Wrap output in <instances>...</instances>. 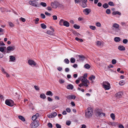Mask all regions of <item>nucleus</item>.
I'll return each instance as SVG.
<instances>
[{
  "label": "nucleus",
  "instance_id": "1",
  "mask_svg": "<svg viewBox=\"0 0 128 128\" xmlns=\"http://www.w3.org/2000/svg\"><path fill=\"white\" fill-rule=\"evenodd\" d=\"M78 79L82 82L78 85L80 87L83 86L87 87L90 84L89 81L84 77L81 76L78 78Z\"/></svg>",
  "mask_w": 128,
  "mask_h": 128
},
{
  "label": "nucleus",
  "instance_id": "2",
  "mask_svg": "<svg viewBox=\"0 0 128 128\" xmlns=\"http://www.w3.org/2000/svg\"><path fill=\"white\" fill-rule=\"evenodd\" d=\"M93 114L92 109L89 107L86 110L85 114L87 118H90L92 117Z\"/></svg>",
  "mask_w": 128,
  "mask_h": 128
},
{
  "label": "nucleus",
  "instance_id": "3",
  "mask_svg": "<svg viewBox=\"0 0 128 128\" xmlns=\"http://www.w3.org/2000/svg\"><path fill=\"white\" fill-rule=\"evenodd\" d=\"M103 87L105 90H109L111 88L110 84L108 82L105 81L102 83Z\"/></svg>",
  "mask_w": 128,
  "mask_h": 128
},
{
  "label": "nucleus",
  "instance_id": "4",
  "mask_svg": "<svg viewBox=\"0 0 128 128\" xmlns=\"http://www.w3.org/2000/svg\"><path fill=\"white\" fill-rule=\"evenodd\" d=\"M40 125V123L38 121L33 122L30 124V126L32 128H35L38 126Z\"/></svg>",
  "mask_w": 128,
  "mask_h": 128
},
{
  "label": "nucleus",
  "instance_id": "5",
  "mask_svg": "<svg viewBox=\"0 0 128 128\" xmlns=\"http://www.w3.org/2000/svg\"><path fill=\"white\" fill-rule=\"evenodd\" d=\"M112 33L114 35H119L121 33V31L120 28L112 30Z\"/></svg>",
  "mask_w": 128,
  "mask_h": 128
},
{
  "label": "nucleus",
  "instance_id": "6",
  "mask_svg": "<svg viewBox=\"0 0 128 128\" xmlns=\"http://www.w3.org/2000/svg\"><path fill=\"white\" fill-rule=\"evenodd\" d=\"M5 103L7 105L10 106H12L14 105L13 101L11 100H6L5 101Z\"/></svg>",
  "mask_w": 128,
  "mask_h": 128
},
{
  "label": "nucleus",
  "instance_id": "7",
  "mask_svg": "<svg viewBox=\"0 0 128 128\" xmlns=\"http://www.w3.org/2000/svg\"><path fill=\"white\" fill-rule=\"evenodd\" d=\"M96 115L97 117H102L105 115L104 113H102L99 110L97 111L96 113Z\"/></svg>",
  "mask_w": 128,
  "mask_h": 128
},
{
  "label": "nucleus",
  "instance_id": "8",
  "mask_svg": "<svg viewBox=\"0 0 128 128\" xmlns=\"http://www.w3.org/2000/svg\"><path fill=\"white\" fill-rule=\"evenodd\" d=\"M57 114V113L55 112H53L51 114H48V117L50 118H52L55 117Z\"/></svg>",
  "mask_w": 128,
  "mask_h": 128
},
{
  "label": "nucleus",
  "instance_id": "9",
  "mask_svg": "<svg viewBox=\"0 0 128 128\" xmlns=\"http://www.w3.org/2000/svg\"><path fill=\"white\" fill-rule=\"evenodd\" d=\"M28 64L32 66H36V63L33 60H29L28 61Z\"/></svg>",
  "mask_w": 128,
  "mask_h": 128
},
{
  "label": "nucleus",
  "instance_id": "10",
  "mask_svg": "<svg viewBox=\"0 0 128 128\" xmlns=\"http://www.w3.org/2000/svg\"><path fill=\"white\" fill-rule=\"evenodd\" d=\"M120 28V25L114 23L112 25V30H114Z\"/></svg>",
  "mask_w": 128,
  "mask_h": 128
},
{
  "label": "nucleus",
  "instance_id": "11",
  "mask_svg": "<svg viewBox=\"0 0 128 128\" xmlns=\"http://www.w3.org/2000/svg\"><path fill=\"white\" fill-rule=\"evenodd\" d=\"M51 5L53 8H56L59 6V4L58 2H54V3H51Z\"/></svg>",
  "mask_w": 128,
  "mask_h": 128
},
{
  "label": "nucleus",
  "instance_id": "12",
  "mask_svg": "<svg viewBox=\"0 0 128 128\" xmlns=\"http://www.w3.org/2000/svg\"><path fill=\"white\" fill-rule=\"evenodd\" d=\"M87 0H82L81 4V6L84 8H86L87 6L86 3Z\"/></svg>",
  "mask_w": 128,
  "mask_h": 128
},
{
  "label": "nucleus",
  "instance_id": "13",
  "mask_svg": "<svg viewBox=\"0 0 128 128\" xmlns=\"http://www.w3.org/2000/svg\"><path fill=\"white\" fill-rule=\"evenodd\" d=\"M29 3L30 5L34 6H38V3L34 1H31L29 2Z\"/></svg>",
  "mask_w": 128,
  "mask_h": 128
},
{
  "label": "nucleus",
  "instance_id": "14",
  "mask_svg": "<svg viewBox=\"0 0 128 128\" xmlns=\"http://www.w3.org/2000/svg\"><path fill=\"white\" fill-rule=\"evenodd\" d=\"M123 93L122 92H120L116 94V97L117 98H120L122 97Z\"/></svg>",
  "mask_w": 128,
  "mask_h": 128
},
{
  "label": "nucleus",
  "instance_id": "15",
  "mask_svg": "<svg viewBox=\"0 0 128 128\" xmlns=\"http://www.w3.org/2000/svg\"><path fill=\"white\" fill-rule=\"evenodd\" d=\"M9 62H15L16 60V58L14 56H9Z\"/></svg>",
  "mask_w": 128,
  "mask_h": 128
},
{
  "label": "nucleus",
  "instance_id": "16",
  "mask_svg": "<svg viewBox=\"0 0 128 128\" xmlns=\"http://www.w3.org/2000/svg\"><path fill=\"white\" fill-rule=\"evenodd\" d=\"M39 115L38 113H36L35 115H33L32 118V119L33 120H35L38 118Z\"/></svg>",
  "mask_w": 128,
  "mask_h": 128
},
{
  "label": "nucleus",
  "instance_id": "17",
  "mask_svg": "<svg viewBox=\"0 0 128 128\" xmlns=\"http://www.w3.org/2000/svg\"><path fill=\"white\" fill-rule=\"evenodd\" d=\"M15 49V46H8L7 48V51H13Z\"/></svg>",
  "mask_w": 128,
  "mask_h": 128
},
{
  "label": "nucleus",
  "instance_id": "18",
  "mask_svg": "<svg viewBox=\"0 0 128 128\" xmlns=\"http://www.w3.org/2000/svg\"><path fill=\"white\" fill-rule=\"evenodd\" d=\"M96 45L98 46L102 47L104 45V43L102 42L98 41L96 42Z\"/></svg>",
  "mask_w": 128,
  "mask_h": 128
},
{
  "label": "nucleus",
  "instance_id": "19",
  "mask_svg": "<svg viewBox=\"0 0 128 128\" xmlns=\"http://www.w3.org/2000/svg\"><path fill=\"white\" fill-rule=\"evenodd\" d=\"M90 9L86 8L83 10V12L86 15L88 14L90 12Z\"/></svg>",
  "mask_w": 128,
  "mask_h": 128
},
{
  "label": "nucleus",
  "instance_id": "20",
  "mask_svg": "<svg viewBox=\"0 0 128 128\" xmlns=\"http://www.w3.org/2000/svg\"><path fill=\"white\" fill-rule=\"evenodd\" d=\"M76 97L74 95H71L68 96H66V98L68 99H74Z\"/></svg>",
  "mask_w": 128,
  "mask_h": 128
},
{
  "label": "nucleus",
  "instance_id": "21",
  "mask_svg": "<svg viewBox=\"0 0 128 128\" xmlns=\"http://www.w3.org/2000/svg\"><path fill=\"white\" fill-rule=\"evenodd\" d=\"M118 48L119 50L122 51H124L125 50V47L124 46L122 45L119 46Z\"/></svg>",
  "mask_w": 128,
  "mask_h": 128
},
{
  "label": "nucleus",
  "instance_id": "22",
  "mask_svg": "<svg viewBox=\"0 0 128 128\" xmlns=\"http://www.w3.org/2000/svg\"><path fill=\"white\" fill-rule=\"evenodd\" d=\"M66 88L68 89L72 90L73 89L74 86L70 84L67 85Z\"/></svg>",
  "mask_w": 128,
  "mask_h": 128
},
{
  "label": "nucleus",
  "instance_id": "23",
  "mask_svg": "<svg viewBox=\"0 0 128 128\" xmlns=\"http://www.w3.org/2000/svg\"><path fill=\"white\" fill-rule=\"evenodd\" d=\"M63 25L66 27H68L69 26V23L68 22L64 20Z\"/></svg>",
  "mask_w": 128,
  "mask_h": 128
},
{
  "label": "nucleus",
  "instance_id": "24",
  "mask_svg": "<svg viewBox=\"0 0 128 128\" xmlns=\"http://www.w3.org/2000/svg\"><path fill=\"white\" fill-rule=\"evenodd\" d=\"M114 40L116 42H118L120 40V38L119 37H116L114 38Z\"/></svg>",
  "mask_w": 128,
  "mask_h": 128
},
{
  "label": "nucleus",
  "instance_id": "25",
  "mask_svg": "<svg viewBox=\"0 0 128 128\" xmlns=\"http://www.w3.org/2000/svg\"><path fill=\"white\" fill-rule=\"evenodd\" d=\"M40 97L43 99H44L46 98V96L44 94H42L40 95Z\"/></svg>",
  "mask_w": 128,
  "mask_h": 128
},
{
  "label": "nucleus",
  "instance_id": "26",
  "mask_svg": "<svg viewBox=\"0 0 128 128\" xmlns=\"http://www.w3.org/2000/svg\"><path fill=\"white\" fill-rule=\"evenodd\" d=\"M78 57L80 58L79 59L82 60H84L85 59L84 56L82 55H79Z\"/></svg>",
  "mask_w": 128,
  "mask_h": 128
},
{
  "label": "nucleus",
  "instance_id": "27",
  "mask_svg": "<svg viewBox=\"0 0 128 128\" xmlns=\"http://www.w3.org/2000/svg\"><path fill=\"white\" fill-rule=\"evenodd\" d=\"M18 118L20 120L23 122L25 121V120L24 118L22 116H18Z\"/></svg>",
  "mask_w": 128,
  "mask_h": 128
},
{
  "label": "nucleus",
  "instance_id": "28",
  "mask_svg": "<svg viewBox=\"0 0 128 128\" xmlns=\"http://www.w3.org/2000/svg\"><path fill=\"white\" fill-rule=\"evenodd\" d=\"M46 94L47 95L51 96H52L53 95V94L52 92L50 91L47 92Z\"/></svg>",
  "mask_w": 128,
  "mask_h": 128
},
{
  "label": "nucleus",
  "instance_id": "29",
  "mask_svg": "<svg viewBox=\"0 0 128 128\" xmlns=\"http://www.w3.org/2000/svg\"><path fill=\"white\" fill-rule=\"evenodd\" d=\"M112 14L113 15H116V14H118V15H120L121 14V13L118 11H114L112 13Z\"/></svg>",
  "mask_w": 128,
  "mask_h": 128
},
{
  "label": "nucleus",
  "instance_id": "30",
  "mask_svg": "<svg viewBox=\"0 0 128 128\" xmlns=\"http://www.w3.org/2000/svg\"><path fill=\"white\" fill-rule=\"evenodd\" d=\"M4 30L3 29L0 28V36L4 34Z\"/></svg>",
  "mask_w": 128,
  "mask_h": 128
},
{
  "label": "nucleus",
  "instance_id": "31",
  "mask_svg": "<svg viewBox=\"0 0 128 128\" xmlns=\"http://www.w3.org/2000/svg\"><path fill=\"white\" fill-rule=\"evenodd\" d=\"M64 20L62 19H61L60 20L59 22V24L61 26H62L63 25L64 23Z\"/></svg>",
  "mask_w": 128,
  "mask_h": 128
},
{
  "label": "nucleus",
  "instance_id": "32",
  "mask_svg": "<svg viewBox=\"0 0 128 128\" xmlns=\"http://www.w3.org/2000/svg\"><path fill=\"white\" fill-rule=\"evenodd\" d=\"M95 78V76L93 75H92L88 79L92 81V79H94Z\"/></svg>",
  "mask_w": 128,
  "mask_h": 128
},
{
  "label": "nucleus",
  "instance_id": "33",
  "mask_svg": "<svg viewBox=\"0 0 128 128\" xmlns=\"http://www.w3.org/2000/svg\"><path fill=\"white\" fill-rule=\"evenodd\" d=\"M102 6L104 8H108V6L107 4L105 3Z\"/></svg>",
  "mask_w": 128,
  "mask_h": 128
},
{
  "label": "nucleus",
  "instance_id": "34",
  "mask_svg": "<svg viewBox=\"0 0 128 128\" xmlns=\"http://www.w3.org/2000/svg\"><path fill=\"white\" fill-rule=\"evenodd\" d=\"M40 26L43 29H45L46 28V26L44 24H41Z\"/></svg>",
  "mask_w": 128,
  "mask_h": 128
},
{
  "label": "nucleus",
  "instance_id": "35",
  "mask_svg": "<svg viewBox=\"0 0 128 128\" xmlns=\"http://www.w3.org/2000/svg\"><path fill=\"white\" fill-rule=\"evenodd\" d=\"M84 67L86 69H89L90 68V65L88 64H86L84 65Z\"/></svg>",
  "mask_w": 128,
  "mask_h": 128
},
{
  "label": "nucleus",
  "instance_id": "36",
  "mask_svg": "<svg viewBox=\"0 0 128 128\" xmlns=\"http://www.w3.org/2000/svg\"><path fill=\"white\" fill-rule=\"evenodd\" d=\"M75 61V59L73 58H72L70 60V61L72 63H74Z\"/></svg>",
  "mask_w": 128,
  "mask_h": 128
},
{
  "label": "nucleus",
  "instance_id": "37",
  "mask_svg": "<svg viewBox=\"0 0 128 128\" xmlns=\"http://www.w3.org/2000/svg\"><path fill=\"white\" fill-rule=\"evenodd\" d=\"M90 28L92 30H94L96 29V28L95 26H89Z\"/></svg>",
  "mask_w": 128,
  "mask_h": 128
},
{
  "label": "nucleus",
  "instance_id": "38",
  "mask_svg": "<svg viewBox=\"0 0 128 128\" xmlns=\"http://www.w3.org/2000/svg\"><path fill=\"white\" fill-rule=\"evenodd\" d=\"M74 27L76 29H78L80 28V26H78L76 24H74Z\"/></svg>",
  "mask_w": 128,
  "mask_h": 128
},
{
  "label": "nucleus",
  "instance_id": "39",
  "mask_svg": "<svg viewBox=\"0 0 128 128\" xmlns=\"http://www.w3.org/2000/svg\"><path fill=\"white\" fill-rule=\"evenodd\" d=\"M46 33L50 35H52L53 34L52 32L50 30H48L47 31Z\"/></svg>",
  "mask_w": 128,
  "mask_h": 128
},
{
  "label": "nucleus",
  "instance_id": "40",
  "mask_svg": "<svg viewBox=\"0 0 128 128\" xmlns=\"http://www.w3.org/2000/svg\"><path fill=\"white\" fill-rule=\"evenodd\" d=\"M108 4L110 6H114V4L113 2H109L108 3Z\"/></svg>",
  "mask_w": 128,
  "mask_h": 128
},
{
  "label": "nucleus",
  "instance_id": "41",
  "mask_svg": "<svg viewBox=\"0 0 128 128\" xmlns=\"http://www.w3.org/2000/svg\"><path fill=\"white\" fill-rule=\"evenodd\" d=\"M40 5L44 7H46V4L44 2H41L40 3Z\"/></svg>",
  "mask_w": 128,
  "mask_h": 128
},
{
  "label": "nucleus",
  "instance_id": "42",
  "mask_svg": "<svg viewBox=\"0 0 128 128\" xmlns=\"http://www.w3.org/2000/svg\"><path fill=\"white\" fill-rule=\"evenodd\" d=\"M96 25L98 27H100L101 26V24L99 22H97L96 23Z\"/></svg>",
  "mask_w": 128,
  "mask_h": 128
},
{
  "label": "nucleus",
  "instance_id": "43",
  "mask_svg": "<svg viewBox=\"0 0 128 128\" xmlns=\"http://www.w3.org/2000/svg\"><path fill=\"white\" fill-rule=\"evenodd\" d=\"M128 42V40L127 39H124L123 40V42L124 44H126Z\"/></svg>",
  "mask_w": 128,
  "mask_h": 128
},
{
  "label": "nucleus",
  "instance_id": "44",
  "mask_svg": "<svg viewBox=\"0 0 128 128\" xmlns=\"http://www.w3.org/2000/svg\"><path fill=\"white\" fill-rule=\"evenodd\" d=\"M110 117L113 120L115 119V116L114 114H112L110 115Z\"/></svg>",
  "mask_w": 128,
  "mask_h": 128
},
{
  "label": "nucleus",
  "instance_id": "45",
  "mask_svg": "<svg viewBox=\"0 0 128 128\" xmlns=\"http://www.w3.org/2000/svg\"><path fill=\"white\" fill-rule=\"evenodd\" d=\"M64 62L66 64H68L69 62V60L67 59H65L64 60Z\"/></svg>",
  "mask_w": 128,
  "mask_h": 128
},
{
  "label": "nucleus",
  "instance_id": "46",
  "mask_svg": "<svg viewBox=\"0 0 128 128\" xmlns=\"http://www.w3.org/2000/svg\"><path fill=\"white\" fill-rule=\"evenodd\" d=\"M106 12L107 14H109L110 13V9H107L106 11Z\"/></svg>",
  "mask_w": 128,
  "mask_h": 128
},
{
  "label": "nucleus",
  "instance_id": "47",
  "mask_svg": "<svg viewBox=\"0 0 128 128\" xmlns=\"http://www.w3.org/2000/svg\"><path fill=\"white\" fill-rule=\"evenodd\" d=\"M116 62V60L115 59H113L112 60V63L113 64H115Z\"/></svg>",
  "mask_w": 128,
  "mask_h": 128
},
{
  "label": "nucleus",
  "instance_id": "48",
  "mask_svg": "<svg viewBox=\"0 0 128 128\" xmlns=\"http://www.w3.org/2000/svg\"><path fill=\"white\" fill-rule=\"evenodd\" d=\"M59 82L60 84H62L64 82V81L62 79H60L59 80Z\"/></svg>",
  "mask_w": 128,
  "mask_h": 128
},
{
  "label": "nucleus",
  "instance_id": "49",
  "mask_svg": "<svg viewBox=\"0 0 128 128\" xmlns=\"http://www.w3.org/2000/svg\"><path fill=\"white\" fill-rule=\"evenodd\" d=\"M119 84L121 85H124V82L123 80H122L119 83Z\"/></svg>",
  "mask_w": 128,
  "mask_h": 128
},
{
  "label": "nucleus",
  "instance_id": "50",
  "mask_svg": "<svg viewBox=\"0 0 128 128\" xmlns=\"http://www.w3.org/2000/svg\"><path fill=\"white\" fill-rule=\"evenodd\" d=\"M53 19L54 20H56L57 19V17L56 16L53 15L52 16Z\"/></svg>",
  "mask_w": 128,
  "mask_h": 128
},
{
  "label": "nucleus",
  "instance_id": "51",
  "mask_svg": "<svg viewBox=\"0 0 128 128\" xmlns=\"http://www.w3.org/2000/svg\"><path fill=\"white\" fill-rule=\"evenodd\" d=\"M9 25L11 27H14V24L12 22H10L9 23Z\"/></svg>",
  "mask_w": 128,
  "mask_h": 128
},
{
  "label": "nucleus",
  "instance_id": "52",
  "mask_svg": "<svg viewBox=\"0 0 128 128\" xmlns=\"http://www.w3.org/2000/svg\"><path fill=\"white\" fill-rule=\"evenodd\" d=\"M40 16L41 18L43 19H44L45 18V16L43 14H40Z\"/></svg>",
  "mask_w": 128,
  "mask_h": 128
},
{
  "label": "nucleus",
  "instance_id": "53",
  "mask_svg": "<svg viewBox=\"0 0 128 128\" xmlns=\"http://www.w3.org/2000/svg\"><path fill=\"white\" fill-rule=\"evenodd\" d=\"M71 122L70 121H68L66 122V124L68 126H69Z\"/></svg>",
  "mask_w": 128,
  "mask_h": 128
},
{
  "label": "nucleus",
  "instance_id": "54",
  "mask_svg": "<svg viewBox=\"0 0 128 128\" xmlns=\"http://www.w3.org/2000/svg\"><path fill=\"white\" fill-rule=\"evenodd\" d=\"M48 126L50 128H52V124L50 123H48Z\"/></svg>",
  "mask_w": 128,
  "mask_h": 128
},
{
  "label": "nucleus",
  "instance_id": "55",
  "mask_svg": "<svg viewBox=\"0 0 128 128\" xmlns=\"http://www.w3.org/2000/svg\"><path fill=\"white\" fill-rule=\"evenodd\" d=\"M56 126L57 128H61L60 125L58 124H56Z\"/></svg>",
  "mask_w": 128,
  "mask_h": 128
},
{
  "label": "nucleus",
  "instance_id": "56",
  "mask_svg": "<svg viewBox=\"0 0 128 128\" xmlns=\"http://www.w3.org/2000/svg\"><path fill=\"white\" fill-rule=\"evenodd\" d=\"M66 110L68 112H71V110L69 108H67L66 109Z\"/></svg>",
  "mask_w": 128,
  "mask_h": 128
},
{
  "label": "nucleus",
  "instance_id": "57",
  "mask_svg": "<svg viewBox=\"0 0 128 128\" xmlns=\"http://www.w3.org/2000/svg\"><path fill=\"white\" fill-rule=\"evenodd\" d=\"M20 20H21L23 22H24L26 21V19L23 18L22 17H21L20 18Z\"/></svg>",
  "mask_w": 128,
  "mask_h": 128
},
{
  "label": "nucleus",
  "instance_id": "58",
  "mask_svg": "<svg viewBox=\"0 0 128 128\" xmlns=\"http://www.w3.org/2000/svg\"><path fill=\"white\" fill-rule=\"evenodd\" d=\"M4 49L3 47H1L0 48V51L3 52L4 51Z\"/></svg>",
  "mask_w": 128,
  "mask_h": 128
},
{
  "label": "nucleus",
  "instance_id": "59",
  "mask_svg": "<svg viewBox=\"0 0 128 128\" xmlns=\"http://www.w3.org/2000/svg\"><path fill=\"white\" fill-rule=\"evenodd\" d=\"M48 100L49 102H51L52 101V99L49 97L48 98Z\"/></svg>",
  "mask_w": 128,
  "mask_h": 128
},
{
  "label": "nucleus",
  "instance_id": "60",
  "mask_svg": "<svg viewBox=\"0 0 128 128\" xmlns=\"http://www.w3.org/2000/svg\"><path fill=\"white\" fill-rule=\"evenodd\" d=\"M45 14L46 15L50 16L51 15V14L50 13L46 12H45Z\"/></svg>",
  "mask_w": 128,
  "mask_h": 128
},
{
  "label": "nucleus",
  "instance_id": "61",
  "mask_svg": "<svg viewBox=\"0 0 128 128\" xmlns=\"http://www.w3.org/2000/svg\"><path fill=\"white\" fill-rule=\"evenodd\" d=\"M81 0H75L74 2L76 4L80 2Z\"/></svg>",
  "mask_w": 128,
  "mask_h": 128
},
{
  "label": "nucleus",
  "instance_id": "62",
  "mask_svg": "<svg viewBox=\"0 0 128 128\" xmlns=\"http://www.w3.org/2000/svg\"><path fill=\"white\" fill-rule=\"evenodd\" d=\"M70 104L72 106H75V104L73 102H71Z\"/></svg>",
  "mask_w": 128,
  "mask_h": 128
},
{
  "label": "nucleus",
  "instance_id": "63",
  "mask_svg": "<svg viewBox=\"0 0 128 128\" xmlns=\"http://www.w3.org/2000/svg\"><path fill=\"white\" fill-rule=\"evenodd\" d=\"M118 127L120 128H124V126L122 124H120L118 126Z\"/></svg>",
  "mask_w": 128,
  "mask_h": 128
},
{
  "label": "nucleus",
  "instance_id": "64",
  "mask_svg": "<svg viewBox=\"0 0 128 128\" xmlns=\"http://www.w3.org/2000/svg\"><path fill=\"white\" fill-rule=\"evenodd\" d=\"M86 126L84 124H82V125L81 128H86Z\"/></svg>",
  "mask_w": 128,
  "mask_h": 128
}]
</instances>
